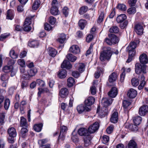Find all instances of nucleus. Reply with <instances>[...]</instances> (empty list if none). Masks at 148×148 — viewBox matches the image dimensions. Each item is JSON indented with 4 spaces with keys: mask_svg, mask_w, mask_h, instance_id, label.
<instances>
[{
    "mask_svg": "<svg viewBox=\"0 0 148 148\" xmlns=\"http://www.w3.org/2000/svg\"><path fill=\"white\" fill-rule=\"evenodd\" d=\"M67 72L66 70L62 69L60 71L58 74V77L60 78H65L66 76Z\"/></svg>",
    "mask_w": 148,
    "mask_h": 148,
    "instance_id": "2f4dec72",
    "label": "nucleus"
},
{
    "mask_svg": "<svg viewBox=\"0 0 148 148\" xmlns=\"http://www.w3.org/2000/svg\"><path fill=\"white\" fill-rule=\"evenodd\" d=\"M67 59L71 62H74L77 59V57L69 53L66 56Z\"/></svg>",
    "mask_w": 148,
    "mask_h": 148,
    "instance_id": "58836bf2",
    "label": "nucleus"
},
{
    "mask_svg": "<svg viewBox=\"0 0 148 148\" xmlns=\"http://www.w3.org/2000/svg\"><path fill=\"white\" fill-rule=\"evenodd\" d=\"M44 27L45 29L48 31H49L52 28V27L48 23H46L45 24Z\"/></svg>",
    "mask_w": 148,
    "mask_h": 148,
    "instance_id": "774afa93",
    "label": "nucleus"
},
{
    "mask_svg": "<svg viewBox=\"0 0 148 148\" xmlns=\"http://www.w3.org/2000/svg\"><path fill=\"white\" fill-rule=\"evenodd\" d=\"M127 16L124 14H121L116 18V21L117 23H121L119 27L122 29H125L128 24V21L125 20Z\"/></svg>",
    "mask_w": 148,
    "mask_h": 148,
    "instance_id": "f03ea898",
    "label": "nucleus"
},
{
    "mask_svg": "<svg viewBox=\"0 0 148 148\" xmlns=\"http://www.w3.org/2000/svg\"><path fill=\"white\" fill-rule=\"evenodd\" d=\"M137 92L135 89L131 88L128 91L127 93L128 96L130 98H134L136 96Z\"/></svg>",
    "mask_w": 148,
    "mask_h": 148,
    "instance_id": "f3484780",
    "label": "nucleus"
},
{
    "mask_svg": "<svg viewBox=\"0 0 148 148\" xmlns=\"http://www.w3.org/2000/svg\"><path fill=\"white\" fill-rule=\"evenodd\" d=\"M147 67V66L145 64L136 63L135 65V72L137 74H139L141 73H146Z\"/></svg>",
    "mask_w": 148,
    "mask_h": 148,
    "instance_id": "7ed1b4c3",
    "label": "nucleus"
},
{
    "mask_svg": "<svg viewBox=\"0 0 148 148\" xmlns=\"http://www.w3.org/2000/svg\"><path fill=\"white\" fill-rule=\"evenodd\" d=\"M10 104V101L8 98L6 99L4 102V108L5 110H7Z\"/></svg>",
    "mask_w": 148,
    "mask_h": 148,
    "instance_id": "49530a36",
    "label": "nucleus"
},
{
    "mask_svg": "<svg viewBox=\"0 0 148 148\" xmlns=\"http://www.w3.org/2000/svg\"><path fill=\"white\" fill-rule=\"evenodd\" d=\"M129 51V55L130 56H132L133 57L135 55L136 53V51L135 50L131 49V50H130V49H127Z\"/></svg>",
    "mask_w": 148,
    "mask_h": 148,
    "instance_id": "0e129e2a",
    "label": "nucleus"
},
{
    "mask_svg": "<svg viewBox=\"0 0 148 148\" xmlns=\"http://www.w3.org/2000/svg\"><path fill=\"white\" fill-rule=\"evenodd\" d=\"M122 70H123V72L121 75L120 79V81L121 82L123 81L125 79V71L126 72L129 73L131 71V69L130 68L125 69V67H123L122 68Z\"/></svg>",
    "mask_w": 148,
    "mask_h": 148,
    "instance_id": "aec40b11",
    "label": "nucleus"
},
{
    "mask_svg": "<svg viewBox=\"0 0 148 148\" xmlns=\"http://www.w3.org/2000/svg\"><path fill=\"white\" fill-rule=\"evenodd\" d=\"M99 126V123L96 122L89 127L88 128L89 132L90 134L94 133L98 129Z\"/></svg>",
    "mask_w": 148,
    "mask_h": 148,
    "instance_id": "423d86ee",
    "label": "nucleus"
},
{
    "mask_svg": "<svg viewBox=\"0 0 148 148\" xmlns=\"http://www.w3.org/2000/svg\"><path fill=\"white\" fill-rule=\"evenodd\" d=\"M127 13L130 14H134L136 12V8L135 7L129 8L127 10Z\"/></svg>",
    "mask_w": 148,
    "mask_h": 148,
    "instance_id": "6e6d98bb",
    "label": "nucleus"
},
{
    "mask_svg": "<svg viewBox=\"0 0 148 148\" xmlns=\"http://www.w3.org/2000/svg\"><path fill=\"white\" fill-rule=\"evenodd\" d=\"M112 54L111 48L109 47H104L103 51L100 53V59L101 61H103L106 60H109Z\"/></svg>",
    "mask_w": 148,
    "mask_h": 148,
    "instance_id": "f257e3e1",
    "label": "nucleus"
},
{
    "mask_svg": "<svg viewBox=\"0 0 148 148\" xmlns=\"http://www.w3.org/2000/svg\"><path fill=\"white\" fill-rule=\"evenodd\" d=\"M118 113L117 112H114L112 114L110 118L111 122L113 123H116L118 121Z\"/></svg>",
    "mask_w": 148,
    "mask_h": 148,
    "instance_id": "b1692460",
    "label": "nucleus"
},
{
    "mask_svg": "<svg viewBox=\"0 0 148 148\" xmlns=\"http://www.w3.org/2000/svg\"><path fill=\"white\" fill-rule=\"evenodd\" d=\"M109 138L108 136L106 135H104L103 137L102 141L103 143L105 144L108 142Z\"/></svg>",
    "mask_w": 148,
    "mask_h": 148,
    "instance_id": "13d9d810",
    "label": "nucleus"
},
{
    "mask_svg": "<svg viewBox=\"0 0 148 148\" xmlns=\"http://www.w3.org/2000/svg\"><path fill=\"white\" fill-rule=\"evenodd\" d=\"M139 60L140 62L143 64H145L148 62V58L147 55L143 53L139 57Z\"/></svg>",
    "mask_w": 148,
    "mask_h": 148,
    "instance_id": "f8f14e48",
    "label": "nucleus"
},
{
    "mask_svg": "<svg viewBox=\"0 0 148 148\" xmlns=\"http://www.w3.org/2000/svg\"><path fill=\"white\" fill-rule=\"evenodd\" d=\"M112 99L111 98H103L101 100V104L104 107H106L110 105L112 102Z\"/></svg>",
    "mask_w": 148,
    "mask_h": 148,
    "instance_id": "6e6552de",
    "label": "nucleus"
},
{
    "mask_svg": "<svg viewBox=\"0 0 148 148\" xmlns=\"http://www.w3.org/2000/svg\"><path fill=\"white\" fill-rule=\"evenodd\" d=\"M109 32L111 33H118L119 31V27L116 25H114L109 29Z\"/></svg>",
    "mask_w": 148,
    "mask_h": 148,
    "instance_id": "72a5a7b5",
    "label": "nucleus"
},
{
    "mask_svg": "<svg viewBox=\"0 0 148 148\" xmlns=\"http://www.w3.org/2000/svg\"><path fill=\"white\" fill-rule=\"evenodd\" d=\"M66 36L64 34H62L60 36V38L57 39V40L60 43H63L66 39Z\"/></svg>",
    "mask_w": 148,
    "mask_h": 148,
    "instance_id": "79ce46f5",
    "label": "nucleus"
},
{
    "mask_svg": "<svg viewBox=\"0 0 148 148\" xmlns=\"http://www.w3.org/2000/svg\"><path fill=\"white\" fill-rule=\"evenodd\" d=\"M13 66L12 65H6L3 67V71L6 73H10L12 70Z\"/></svg>",
    "mask_w": 148,
    "mask_h": 148,
    "instance_id": "7c9ffc66",
    "label": "nucleus"
},
{
    "mask_svg": "<svg viewBox=\"0 0 148 148\" xmlns=\"http://www.w3.org/2000/svg\"><path fill=\"white\" fill-rule=\"evenodd\" d=\"M78 133L81 136H84V137L88 136L89 133L87 129L84 128H81L79 129L78 130Z\"/></svg>",
    "mask_w": 148,
    "mask_h": 148,
    "instance_id": "ddd939ff",
    "label": "nucleus"
},
{
    "mask_svg": "<svg viewBox=\"0 0 148 148\" xmlns=\"http://www.w3.org/2000/svg\"><path fill=\"white\" fill-rule=\"evenodd\" d=\"M34 16H30L27 18L24 23V26H30L32 23V19L33 18Z\"/></svg>",
    "mask_w": 148,
    "mask_h": 148,
    "instance_id": "473e14b6",
    "label": "nucleus"
},
{
    "mask_svg": "<svg viewBox=\"0 0 148 148\" xmlns=\"http://www.w3.org/2000/svg\"><path fill=\"white\" fill-rule=\"evenodd\" d=\"M117 74L115 72H113L109 76L108 81L110 83L115 81L117 77Z\"/></svg>",
    "mask_w": 148,
    "mask_h": 148,
    "instance_id": "393cba45",
    "label": "nucleus"
},
{
    "mask_svg": "<svg viewBox=\"0 0 148 148\" xmlns=\"http://www.w3.org/2000/svg\"><path fill=\"white\" fill-rule=\"evenodd\" d=\"M6 114V113L4 112L0 113V125H3L4 123Z\"/></svg>",
    "mask_w": 148,
    "mask_h": 148,
    "instance_id": "cd10ccee",
    "label": "nucleus"
},
{
    "mask_svg": "<svg viewBox=\"0 0 148 148\" xmlns=\"http://www.w3.org/2000/svg\"><path fill=\"white\" fill-rule=\"evenodd\" d=\"M75 83L74 79L72 77H70L67 79V85L69 87L72 86Z\"/></svg>",
    "mask_w": 148,
    "mask_h": 148,
    "instance_id": "a18cd8bd",
    "label": "nucleus"
},
{
    "mask_svg": "<svg viewBox=\"0 0 148 148\" xmlns=\"http://www.w3.org/2000/svg\"><path fill=\"white\" fill-rule=\"evenodd\" d=\"M70 52L74 54H77L80 52V49L78 46L76 45H73L69 49Z\"/></svg>",
    "mask_w": 148,
    "mask_h": 148,
    "instance_id": "4468645a",
    "label": "nucleus"
},
{
    "mask_svg": "<svg viewBox=\"0 0 148 148\" xmlns=\"http://www.w3.org/2000/svg\"><path fill=\"white\" fill-rule=\"evenodd\" d=\"M137 44L136 43L134 42H130L129 46L127 47V49H131L135 50V49L136 47Z\"/></svg>",
    "mask_w": 148,
    "mask_h": 148,
    "instance_id": "ea45409f",
    "label": "nucleus"
},
{
    "mask_svg": "<svg viewBox=\"0 0 148 148\" xmlns=\"http://www.w3.org/2000/svg\"><path fill=\"white\" fill-rule=\"evenodd\" d=\"M17 62L19 65L21 67H23L25 65V62L23 59H19L17 61Z\"/></svg>",
    "mask_w": 148,
    "mask_h": 148,
    "instance_id": "338daca9",
    "label": "nucleus"
},
{
    "mask_svg": "<svg viewBox=\"0 0 148 148\" xmlns=\"http://www.w3.org/2000/svg\"><path fill=\"white\" fill-rule=\"evenodd\" d=\"M51 14L53 15L58 14V10L57 7H52L50 10Z\"/></svg>",
    "mask_w": 148,
    "mask_h": 148,
    "instance_id": "4c0bfd02",
    "label": "nucleus"
},
{
    "mask_svg": "<svg viewBox=\"0 0 148 148\" xmlns=\"http://www.w3.org/2000/svg\"><path fill=\"white\" fill-rule=\"evenodd\" d=\"M8 133L10 137H15L17 134L16 131L13 127H10L8 130Z\"/></svg>",
    "mask_w": 148,
    "mask_h": 148,
    "instance_id": "2eb2a0df",
    "label": "nucleus"
},
{
    "mask_svg": "<svg viewBox=\"0 0 148 148\" xmlns=\"http://www.w3.org/2000/svg\"><path fill=\"white\" fill-rule=\"evenodd\" d=\"M85 65L82 63L79 64L78 70L81 73L83 72L84 71Z\"/></svg>",
    "mask_w": 148,
    "mask_h": 148,
    "instance_id": "5fc2aeb1",
    "label": "nucleus"
},
{
    "mask_svg": "<svg viewBox=\"0 0 148 148\" xmlns=\"http://www.w3.org/2000/svg\"><path fill=\"white\" fill-rule=\"evenodd\" d=\"M86 21L85 20L81 19L78 23V25L81 29H83L86 24Z\"/></svg>",
    "mask_w": 148,
    "mask_h": 148,
    "instance_id": "37998d69",
    "label": "nucleus"
},
{
    "mask_svg": "<svg viewBox=\"0 0 148 148\" xmlns=\"http://www.w3.org/2000/svg\"><path fill=\"white\" fill-rule=\"evenodd\" d=\"M49 55L53 57H55L57 53V51L54 49L49 47L48 49Z\"/></svg>",
    "mask_w": 148,
    "mask_h": 148,
    "instance_id": "bb28decb",
    "label": "nucleus"
},
{
    "mask_svg": "<svg viewBox=\"0 0 148 148\" xmlns=\"http://www.w3.org/2000/svg\"><path fill=\"white\" fill-rule=\"evenodd\" d=\"M131 104V103L128 101L126 100H124L123 101V108L125 110L127 109V107L129 106Z\"/></svg>",
    "mask_w": 148,
    "mask_h": 148,
    "instance_id": "3c124183",
    "label": "nucleus"
},
{
    "mask_svg": "<svg viewBox=\"0 0 148 148\" xmlns=\"http://www.w3.org/2000/svg\"><path fill=\"white\" fill-rule=\"evenodd\" d=\"M10 57L13 59H16L18 57V55L15 53L13 50H11L10 51Z\"/></svg>",
    "mask_w": 148,
    "mask_h": 148,
    "instance_id": "8fccbe9b",
    "label": "nucleus"
},
{
    "mask_svg": "<svg viewBox=\"0 0 148 148\" xmlns=\"http://www.w3.org/2000/svg\"><path fill=\"white\" fill-rule=\"evenodd\" d=\"M72 67V65L70 63V62L67 60H64L61 65L62 68H66L67 69H70Z\"/></svg>",
    "mask_w": 148,
    "mask_h": 148,
    "instance_id": "5701e85b",
    "label": "nucleus"
},
{
    "mask_svg": "<svg viewBox=\"0 0 148 148\" xmlns=\"http://www.w3.org/2000/svg\"><path fill=\"white\" fill-rule=\"evenodd\" d=\"M117 90L116 88L113 87L108 92V95L111 97H115L117 94Z\"/></svg>",
    "mask_w": 148,
    "mask_h": 148,
    "instance_id": "dca6fc26",
    "label": "nucleus"
},
{
    "mask_svg": "<svg viewBox=\"0 0 148 148\" xmlns=\"http://www.w3.org/2000/svg\"><path fill=\"white\" fill-rule=\"evenodd\" d=\"M28 132V130L27 127H23L22 128L21 131V136L23 138H25L27 133Z\"/></svg>",
    "mask_w": 148,
    "mask_h": 148,
    "instance_id": "de8ad7c7",
    "label": "nucleus"
},
{
    "mask_svg": "<svg viewBox=\"0 0 148 148\" xmlns=\"http://www.w3.org/2000/svg\"><path fill=\"white\" fill-rule=\"evenodd\" d=\"M108 110L106 107H104L102 109L99 113V115L101 118L104 117L108 114Z\"/></svg>",
    "mask_w": 148,
    "mask_h": 148,
    "instance_id": "f704fd0d",
    "label": "nucleus"
},
{
    "mask_svg": "<svg viewBox=\"0 0 148 148\" xmlns=\"http://www.w3.org/2000/svg\"><path fill=\"white\" fill-rule=\"evenodd\" d=\"M137 0H128V3L130 6H134L135 5Z\"/></svg>",
    "mask_w": 148,
    "mask_h": 148,
    "instance_id": "680f3d73",
    "label": "nucleus"
},
{
    "mask_svg": "<svg viewBox=\"0 0 148 148\" xmlns=\"http://www.w3.org/2000/svg\"><path fill=\"white\" fill-rule=\"evenodd\" d=\"M88 7L86 6H82L79 9V13L80 14H83L87 11Z\"/></svg>",
    "mask_w": 148,
    "mask_h": 148,
    "instance_id": "c03bdc74",
    "label": "nucleus"
},
{
    "mask_svg": "<svg viewBox=\"0 0 148 148\" xmlns=\"http://www.w3.org/2000/svg\"><path fill=\"white\" fill-rule=\"evenodd\" d=\"M38 41L34 40L29 42L28 46L31 47H38Z\"/></svg>",
    "mask_w": 148,
    "mask_h": 148,
    "instance_id": "a19ab883",
    "label": "nucleus"
},
{
    "mask_svg": "<svg viewBox=\"0 0 148 148\" xmlns=\"http://www.w3.org/2000/svg\"><path fill=\"white\" fill-rule=\"evenodd\" d=\"M37 72V69L36 68H33L30 69L27 72V75L24 74L23 75L26 79H28L30 77H32L35 75Z\"/></svg>",
    "mask_w": 148,
    "mask_h": 148,
    "instance_id": "20e7f679",
    "label": "nucleus"
},
{
    "mask_svg": "<svg viewBox=\"0 0 148 148\" xmlns=\"http://www.w3.org/2000/svg\"><path fill=\"white\" fill-rule=\"evenodd\" d=\"M117 8L123 11H125L126 10V6L123 4H119L117 6Z\"/></svg>",
    "mask_w": 148,
    "mask_h": 148,
    "instance_id": "603ef678",
    "label": "nucleus"
},
{
    "mask_svg": "<svg viewBox=\"0 0 148 148\" xmlns=\"http://www.w3.org/2000/svg\"><path fill=\"white\" fill-rule=\"evenodd\" d=\"M137 125L135 124L133 125L128 123H126L125 125V127L129 129L132 131H136L138 130Z\"/></svg>",
    "mask_w": 148,
    "mask_h": 148,
    "instance_id": "9d476101",
    "label": "nucleus"
},
{
    "mask_svg": "<svg viewBox=\"0 0 148 148\" xmlns=\"http://www.w3.org/2000/svg\"><path fill=\"white\" fill-rule=\"evenodd\" d=\"M42 126L43 124L42 123L36 124L34 126V129L36 131L39 132L41 131Z\"/></svg>",
    "mask_w": 148,
    "mask_h": 148,
    "instance_id": "c9c22d12",
    "label": "nucleus"
},
{
    "mask_svg": "<svg viewBox=\"0 0 148 148\" xmlns=\"http://www.w3.org/2000/svg\"><path fill=\"white\" fill-rule=\"evenodd\" d=\"M125 148H138V147L135 141L134 140H131L125 146Z\"/></svg>",
    "mask_w": 148,
    "mask_h": 148,
    "instance_id": "a211bd4d",
    "label": "nucleus"
},
{
    "mask_svg": "<svg viewBox=\"0 0 148 148\" xmlns=\"http://www.w3.org/2000/svg\"><path fill=\"white\" fill-rule=\"evenodd\" d=\"M20 125L21 127H28V125L26 119L23 116L21 117Z\"/></svg>",
    "mask_w": 148,
    "mask_h": 148,
    "instance_id": "c756f323",
    "label": "nucleus"
},
{
    "mask_svg": "<svg viewBox=\"0 0 148 148\" xmlns=\"http://www.w3.org/2000/svg\"><path fill=\"white\" fill-rule=\"evenodd\" d=\"M104 16V13L103 12H101L100 13L97 20V22L98 23H101V22L103 19Z\"/></svg>",
    "mask_w": 148,
    "mask_h": 148,
    "instance_id": "864d4df0",
    "label": "nucleus"
},
{
    "mask_svg": "<svg viewBox=\"0 0 148 148\" xmlns=\"http://www.w3.org/2000/svg\"><path fill=\"white\" fill-rule=\"evenodd\" d=\"M37 84L41 86H44L45 85V82L42 80L40 79H38L36 81Z\"/></svg>",
    "mask_w": 148,
    "mask_h": 148,
    "instance_id": "69168bd1",
    "label": "nucleus"
},
{
    "mask_svg": "<svg viewBox=\"0 0 148 148\" xmlns=\"http://www.w3.org/2000/svg\"><path fill=\"white\" fill-rule=\"evenodd\" d=\"M135 30L136 33L138 35H142L143 34V28L142 25L138 24L135 26Z\"/></svg>",
    "mask_w": 148,
    "mask_h": 148,
    "instance_id": "1a4fd4ad",
    "label": "nucleus"
},
{
    "mask_svg": "<svg viewBox=\"0 0 148 148\" xmlns=\"http://www.w3.org/2000/svg\"><path fill=\"white\" fill-rule=\"evenodd\" d=\"M56 21V18L53 16L50 17L49 18V22L52 25L55 24Z\"/></svg>",
    "mask_w": 148,
    "mask_h": 148,
    "instance_id": "052dcab7",
    "label": "nucleus"
},
{
    "mask_svg": "<svg viewBox=\"0 0 148 148\" xmlns=\"http://www.w3.org/2000/svg\"><path fill=\"white\" fill-rule=\"evenodd\" d=\"M148 112V106L144 105L141 106L139 110L138 113L141 116H144Z\"/></svg>",
    "mask_w": 148,
    "mask_h": 148,
    "instance_id": "0eeeda50",
    "label": "nucleus"
},
{
    "mask_svg": "<svg viewBox=\"0 0 148 148\" xmlns=\"http://www.w3.org/2000/svg\"><path fill=\"white\" fill-rule=\"evenodd\" d=\"M146 84L145 81H141L140 84L138 87V88L139 90L142 89Z\"/></svg>",
    "mask_w": 148,
    "mask_h": 148,
    "instance_id": "e2e57ef3",
    "label": "nucleus"
},
{
    "mask_svg": "<svg viewBox=\"0 0 148 148\" xmlns=\"http://www.w3.org/2000/svg\"><path fill=\"white\" fill-rule=\"evenodd\" d=\"M142 120V117L139 116H135L133 118V120L134 124L138 125L140 123Z\"/></svg>",
    "mask_w": 148,
    "mask_h": 148,
    "instance_id": "c85d7f7f",
    "label": "nucleus"
},
{
    "mask_svg": "<svg viewBox=\"0 0 148 148\" xmlns=\"http://www.w3.org/2000/svg\"><path fill=\"white\" fill-rule=\"evenodd\" d=\"M14 12L13 10H9L7 12L6 18L10 20H12L14 17Z\"/></svg>",
    "mask_w": 148,
    "mask_h": 148,
    "instance_id": "a878e982",
    "label": "nucleus"
},
{
    "mask_svg": "<svg viewBox=\"0 0 148 148\" xmlns=\"http://www.w3.org/2000/svg\"><path fill=\"white\" fill-rule=\"evenodd\" d=\"M68 94L69 91L68 89L66 88H64L61 89L59 95L61 97L64 98L68 95Z\"/></svg>",
    "mask_w": 148,
    "mask_h": 148,
    "instance_id": "412c9836",
    "label": "nucleus"
},
{
    "mask_svg": "<svg viewBox=\"0 0 148 148\" xmlns=\"http://www.w3.org/2000/svg\"><path fill=\"white\" fill-rule=\"evenodd\" d=\"M9 78V76L6 74H4L1 75V79L3 81H7Z\"/></svg>",
    "mask_w": 148,
    "mask_h": 148,
    "instance_id": "bf43d9fd",
    "label": "nucleus"
},
{
    "mask_svg": "<svg viewBox=\"0 0 148 148\" xmlns=\"http://www.w3.org/2000/svg\"><path fill=\"white\" fill-rule=\"evenodd\" d=\"M108 36L111 40L112 44H115L119 42V38L114 34H109Z\"/></svg>",
    "mask_w": 148,
    "mask_h": 148,
    "instance_id": "6ab92c4d",
    "label": "nucleus"
},
{
    "mask_svg": "<svg viewBox=\"0 0 148 148\" xmlns=\"http://www.w3.org/2000/svg\"><path fill=\"white\" fill-rule=\"evenodd\" d=\"M95 101V99L92 97H88L87 99L85 101V104L86 106H88V108H89L91 109L90 106L92 105L94 103Z\"/></svg>",
    "mask_w": 148,
    "mask_h": 148,
    "instance_id": "9b49d317",
    "label": "nucleus"
},
{
    "mask_svg": "<svg viewBox=\"0 0 148 148\" xmlns=\"http://www.w3.org/2000/svg\"><path fill=\"white\" fill-rule=\"evenodd\" d=\"M62 12L65 16H67L69 13V9L68 8L66 7H64L62 10Z\"/></svg>",
    "mask_w": 148,
    "mask_h": 148,
    "instance_id": "4d7b16f0",
    "label": "nucleus"
},
{
    "mask_svg": "<svg viewBox=\"0 0 148 148\" xmlns=\"http://www.w3.org/2000/svg\"><path fill=\"white\" fill-rule=\"evenodd\" d=\"M131 82L132 85L134 86H137L139 84L138 79L135 77L132 79Z\"/></svg>",
    "mask_w": 148,
    "mask_h": 148,
    "instance_id": "09e8293b",
    "label": "nucleus"
},
{
    "mask_svg": "<svg viewBox=\"0 0 148 148\" xmlns=\"http://www.w3.org/2000/svg\"><path fill=\"white\" fill-rule=\"evenodd\" d=\"M84 145L85 147L88 146L91 143L92 137L90 135L84 137L83 138Z\"/></svg>",
    "mask_w": 148,
    "mask_h": 148,
    "instance_id": "4be33fe9",
    "label": "nucleus"
},
{
    "mask_svg": "<svg viewBox=\"0 0 148 148\" xmlns=\"http://www.w3.org/2000/svg\"><path fill=\"white\" fill-rule=\"evenodd\" d=\"M41 3L40 0H36L34 2L32 7L33 9L34 10H37L39 7Z\"/></svg>",
    "mask_w": 148,
    "mask_h": 148,
    "instance_id": "e433bc0d",
    "label": "nucleus"
},
{
    "mask_svg": "<svg viewBox=\"0 0 148 148\" xmlns=\"http://www.w3.org/2000/svg\"><path fill=\"white\" fill-rule=\"evenodd\" d=\"M77 110L79 114H81L84 112H88L90 110V107L88 108L85 105H80L78 106L77 108Z\"/></svg>",
    "mask_w": 148,
    "mask_h": 148,
    "instance_id": "39448f33",
    "label": "nucleus"
}]
</instances>
